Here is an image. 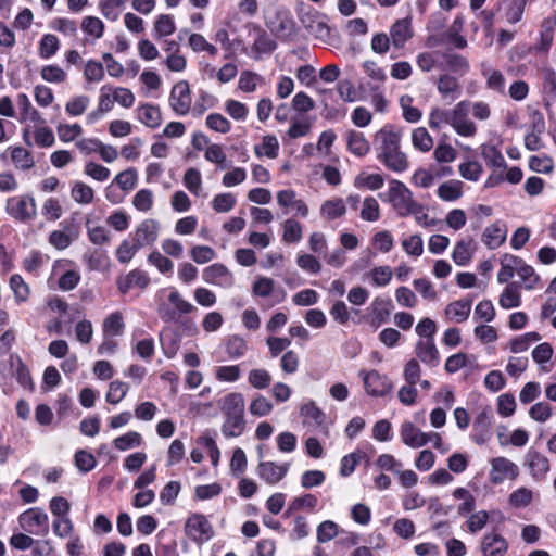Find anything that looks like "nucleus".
Instances as JSON below:
<instances>
[{"mask_svg":"<svg viewBox=\"0 0 556 556\" xmlns=\"http://www.w3.org/2000/svg\"><path fill=\"white\" fill-rule=\"evenodd\" d=\"M156 312L164 323L178 324L198 311L175 287L160 289L155 294Z\"/></svg>","mask_w":556,"mask_h":556,"instance_id":"1","label":"nucleus"},{"mask_svg":"<svg viewBox=\"0 0 556 556\" xmlns=\"http://www.w3.org/2000/svg\"><path fill=\"white\" fill-rule=\"evenodd\" d=\"M217 406L225 416L222 432L225 438L240 437L245 430V402L240 392H230L218 399Z\"/></svg>","mask_w":556,"mask_h":556,"instance_id":"2","label":"nucleus"},{"mask_svg":"<svg viewBox=\"0 0 556 556\" xmlns=\"http://www.w3.org/2000/svg\"><path fill=\"white\" fill-rule=\"evenodd\" d=\"M388 201L393 210L401 217L409 216L410 213L420 208V203L415 201L413 192L400 180L392 179L388 190Z\"/></svg>","mask_w":556,"mask_h":556,"instance_id":"3","label":"nucleus"},{"mask_svg":"<svg viewBox=\"0 0 556 556\" xmlns=\"http://www.w3.org/2000/svg\"><path fill=\"white\" fill-rule=\"evenodd\" d=\"M21 528L29 534L45 536L49 532L48 515L38 507L29 508L18 517Z\"/></svg>","mask_w":556,"mask_h":556,"instance_id":"4","label":"nucleus"},{"mask_svg":"<svg viewBox=\"0 0 556 556\" xmlns=\"http://www.w3.org/2000/svg\"><path fill=\"white\" fill-rule=\"evenodd\" d=\"M7 213L21 223L33 220L37 215L35 199L30 195L12 197L7 200Z\"/></svg>","mask_w":556,"mask_h":556,"instance_id":"5","label":"nucleus"},{"mask_svg":"<svg viewBox=\"0 0 556 556\" xmlns=\"http://www.w3.org/2000/svg\"><path fill=\"white\" fill-rule=\"evenodd\" d=\"M470 106V101L463 100L452 109L451 127L462 137H473L477 134L476 124L468 117Z\"/></svg>","mask_w":556,"mask_h":556,"instance_id":"6","label":"nucleus"},{"mask_svg":"<svg viewBox=\"0 0 556 556\" xmlns=\"http://www.w3.org/2000/svg\"><path fill=\"white\" fill-rule=\"evenodd\" d=\"M186 534L197 544H203L214 536V529L202 514H192L185 525Z\"/></svg>","mask_w":556,"mask_h":556,"instance_id":"7","label":"nucleus"},{"mask_svg":"<svg viewBox=\"0 0 556 556\" xmlns=\"http://www.w3.org/2000/svg\"><path fill=\"white\" fill-rule=\"evenodd\" d=\"M401 143V135L395 131L394 127L390 124L384 125L379 129L372 139L374 149L377 153V159L390 152Z\"/></svg>","mask_w":556,"mask_h":556,"instance_id":"8","label":"nucleus"},{"mask_svg":"<svg viewBox=\"0 0 556 556\" xmlns=\"http://www.w3.org/2000/svg\"><path fill=\"white\" fill-rule=\"evenodd\" d=\"M191 102L189 84L186 80L175 84L169 94V105L173 111L179 116L187 115L190 111Z\"/></svg>","mask_w":556,"mask_h":556,"instance_id":"9","label":"nucleus"},{"mask_svg":"<svg viewBox=\"0 0 556 556\" xmlns=\"http://www.w3.org/2000/svg\"><path fill=\"white\" fill-rule=\"evenodd\" d=\"M300 21L303 27L321 42H329L331 30L324 16L317 13H306L301 15Z\"/></svg>","mask_w":556,"mask_h":556,"instance_id":"10","label":"nucleus"},{"mask_svg":"<svg viewBox=\"0 0 556 556\" xmlns=\"http://www.w3.org/2000/svg\"><path fill=\"white\" fill-rule=\"evenodd\" d=\"M359 375L363 377L365 391L370 396H384L391 390L392 386L388 377L375 369L369 371L363 370Z\"/></svg>","mask_w":556,"mask_h":556,"instance_id":"11","label":"nucleus"},{"mask_svg":"<svg viewBox=\"0 0 556 556\" xmlns=\"http://www.w3.org/2000/svg\"><path fill=\"white\" fill-rule=\"evenodd\" d=\"M202 278L206 283L219 286L222 288H231L235 283L232 273L220 263H215L206 267L202 273Z\"/></svg>","mask_w":556,"mask_h":556,"instance_id":"12","label":"nucleus"},{"mask_svg":"<svg viewBox=\"0 0 556 556\" xmlns=\"http://www.w3.org/2000/svg\"><path fill=\"white\" fill-rule=\"evenodd\" d=\"M518 476V467L511 460L505 457H496L491 462L490 480L495 483H502L508 479H515Z\"/></svg>","mask_w":556,"mask_h":556,"instance_id":"13","label":"nucleus"},{"mask_svg":"<svg viewBox=\"0 0 556 556\" xmlns=\"http://www.w3.org/2000/svg\"><path fill=\"white\" fill-rule=\"evenodd\" d=\"M289 470V464H276L274 462H260L256 472L261 479L268 484H277L280 482Z\"/></svg>","mask_w":556,"mask_h":556,"instance_id":"14","label":"nucleus"},{"mask_svg":"<svg viewBox=\"0 0 556 556\" xmlns=\"http://www.w3.org/2000/svg\"><path fill=\"white\" fill-rule=\"evenodd\" d=\"M159 228L155 219H144L138 225L134 240L140 248L152 245L157 240Z\"/></svg>","mask_w":556,"mask_h":556,"instance_id":"15","label":"nucleus"},{"mask_svg":"<svg viewBox=\"0 0 556 556\" xmlns=\"http://www.w3.org/2000/svg\"><path fill=\"white\" fill-rule=\"evenodd\" d=\"M150 283L149 276L140 269H134L117 280V288L123 293H128L131 289H146Z\"/></svg>","mask_w":556,"mask_h":556,"instance_id":"16","label":"nucleus"},{"mask_svg":"<svg viewBox=\"0 0 556 556\" xmlns=\"http://www.w3.org/2000/svg\"><path fill=\"white\" fill-rule=\"evenodd\" d=\"M507 238V227L502 220L488 226L482 233V242L491 250L501 247Z\"/></svg>","mask_w":556,"mask_h":556,"instance_id":"17","label":"nucleus"},{"mask_svg":"<svg viewBox=\"0 0 556 556\" xmlns=\"http://www.w3.org/2000/svg\"><path fill=\"white\" fill-rule=\"evenodd\" d=\"M413 37L412 23L409 18L395 21L390 27V38L395 49L403 48Z\"/></svg>","mask_w":556,"mask_h":556,"instance_id":"18","label":"nucleus"},{"mask_svg":"<svg viewBox=\"0 0 556 556\" xmlns=\"http://www.w3.org/2000/svg\"><path fill=\"white\" fill-rule=\"evenodd\" d=\"M437 89L442 99L448 102H453L462 96V86L458 79L448 74L438 78Z\"/></svg>","mask_w":556,"mask_h":556,"instance_id":"19","label":"nucleus"},{"mask_svg":"<svg viewBox=\"0 0 556 556\" xmlns=\"http://www.w3.org/2000/svg\"><path fill=\"white\" fill-rule=\"evenodd\" d=\"M415 354L427 366L435 367L440 364V353L434 340H418Z\"/></svg>","mask_w":556,"mask_h":556,"instance_id":"20","label":"nucleus"},{"mask_svg":"<svg viewBox=\"0 0 556 556\" xmlns=\"http://www.w3.org/2000/svg\"><path fill=\"white\" fill-rule=\"evenodd\" d=\"M269 30L280 40H291L295 36L294 21L288 15H277L267 24Z\"/></svg>","mask_w":556,"mask_h":556,"instance_id":"21","label":"nucleus"},{"mask_svg":"<svg viewBox=\"0 0 556 556\" xmlns=\"http://www.w3.org/2000/svg\"><path fill=\"white\" fill-rule=\"evenodd\" d=\"M400 437L402 442L412 448H419L426 445V433L412 421H404L401 425Z\"/></svg>","mask_w":556,"mask_h":556,"instance_id":"22","label":"nucleus"},{"mask_svg":"<svg viewBox=\"0 0 556 556\" xmlns=\"http://www.w3.org/2000/svg\"><path fill=\"white\" fill-rule=\"evenodd\" d=\"M526 464L530 469L533 478L541 480L544 479L549 471V460L543 454L529 450L526 455Z\"/></svg>","mask_w":556,"mask_h":556,"instance_id":"23","label":"nucleus"},{"mask_svg":"<svg viewBox=\"0 0 556 556\" xmlns=\"http://www.w3.org/2000/svg\"><path fill=\"white\" fill-rule=\"evenodd\" d=\"M378 160L390 170L394 173H403L408 169L409 162L407 155L401 151L400 147L387 152Z\"/></svg>","mask_w":556,"mask_h":556,"instance_id":"24","label":"nucleus"},{"mask_svg":"<svg viewBox=\"0 0 556 556\" xmlns=\"http://www.w3.org/2000/svg\"><path fill=\"white\" fill-rule=\"evenodd\" d=\"M508 548L506 540L498 533L484 535L481 551L484 556H503Z\"/></svg>","mask_w":556,"mask_h":556,"instance_id":"25","label":"nucleus"},{"mask_svg":"<svg viewBox=\"0 0 556 556\" xmlns=\"http://www.w3.org/2000/svg\"><path fill=\"white\" fill-rule=\"evenodd\" d=\"M471 300H457L445 307V315L450 320L455 323H464L468 319L471 312Z\"/></svg>","mask_w":556,"mask_h":556,"instance_id":"26","label":"nucleus"},{"mask_svg":"<svg viewBox=\"0 0 556 556\" xmlns=\"http://www.w3.org/2000/svg\"><path fill=\"white\" fill-rule=\"evenodd\" d=\"M137 118L149 128H157L162 123V113L157 105L142 104L137 108Z\"/></svg>","mask_w":556,"mask_h":556,"instance_id":"27","label":"nucleus"},{"mask_svg":"<svg viewBox=\"0 0 556 556\" xmlns=\"http://www.w3.org/2000/svg\"><path fill=\"white\" fill-rule=\"evenodd\" d=\"M346 142L349 151L358 157L365 156L370 150L369 141L364 134L356 130L348 132Z\"/></svg>","mask_w":556,"mask_h":556,"instance_id":"28","label":"nucleus"},{"mask_svg":"<svg viewBox=\"0 0 556 556\" xmlns=\"http://www.w3.org/2000/svg\"><path fill=\"white\" fill-rule=\"evenodd\" d=\"M254 31L256 34V38L254 39L252 49L258 55L273 53L277 48V42L271 38V36L260 26H255Z\"/></svg>","mask_w":556,"mask_h":556,"instance_id":"29","label":"nucleus"},{"mask_svg":"<svg viewBox=\"0 0 556 556\" xmlns=\"http://www.w3.org/2000/svg\"><path fill=\"white\" fill-rule=\"evenodd\" d=\"M125 323L121 312H113L102 324L103 337H118L124 333Z\"/></svg>","mask_w":556,"mask_h":556,"instance_id":"30","label":"nucleus"},{"mask_svg":"<svg viewBox=\"0 0 556 556\" xmlns=\"http://www.w3.org/2000/svg\"><path fill=\"white\" fill-rule=\"evenodd\" d=\"M11 160L15 167L21 170H28L35 166V160L31 153L23 147H10Z\"/></svg>","mask_w":556,"mask_h":556,"instance_id":"31","label":"nucleus"},{"mask_svg":"<svg viewBox=\"0 0 556 556\" xmlns=\"http://www.w3.org/2000/svg\"><path fill=\"white\" fill-rule=\"evenodd\" d=\"M464 184L460 180H448L439 186L438 197L446 202H454L463 195Z\"/></svg>","mask_w":556,"mask_h":556,"instance_id":"32","label":"nucleus"},{"mask_svg":"<svg viewBox=\"0 0 556 556\" xmlns=\"http://www.w3.org/2000/svg\"><path fill=\"white\" fill-rule=\"evenodd\" d=\"M520 263V257L511 254H504L501 258V268L497 273V281L500 283L508 282L509 279L514 277L516 268Z\"/></svg>","mask_w":556,"mask_h":556,"instance_id":"33","label":"nucleus"},{"mask_svg":"<svg viewBox=\"0 0 556 556\" xmlns=\"http://www.w3.org/2000/svg\"><path fill=\"white\" fill-rule=\"evenodd\" d=\"M472 242V239L459 240L456 242L452 253V258L458 266H465L470 262L473 255Z\"/></svg>","mask_w":556,"mask_h":556,"instance_id":"34","label":"nucleus"},{"mask_svg":"<svg viewBox=\"0 0 556 556\" xmlns=\"http://www.w3.org/2000/svg\"><path fill=\"white\" fill-rule=\"evenodd\" d=\"M345 212L346 207L342 199L327 200L320 206V215L327 220L337 219L343 216Z\"/></svg>","mask_w":556,"mask_h":556,"instance_id":"35","label":"nucleus"},{"mask_svg":"<svg viewBox=\"0 0 556 556\" xmlns=\"http://www.w3.org/2000/svg\"><path fill=\"white\" fill-rule=\"evenodd\" d=\"M429 127L439 130L452 125V109L433 108L429 114Z\"/></svg>","mask_w":556,"mask_h":556,"instance_id":"36","label":"nucleus"},{"mask_svg":"<svg viewBox=\"0 0 556 556\" xmlns=\"http://www.w3.org/2000/svg\"><path fill=\"white\" fill-rule=\"evenodd\" d=\"M390 306H391V302L389 300H384L381 298H376L371 302V308H372V314H374L372 321H371L372 325L380 326V325L387 323V320L390 316V313H391Z\"/></svg>","mask_w":556,"mask_h":556,"instance_id":"37","label":"nucleus"},{"mask_svg":"<svg viewBox=\"0 0 556 556\" xmlns=\"http://www.w3.org/2000/svg\"><path fill=\"white\" fill-rule=\"evenodd\" d=\"M77 235L71 227L65 230H54L49 236V243L58 250H64L68 248L75 240Z\"/></svg>","mask_w":556,"mask_h":556,"instance_id":"38","label":"nucleus"},{"mask_svg":"<svg viewBox=\"0 0 556 556\" xmlns=\"http://www.w3.org/2000/svg\"><path fill=\"white\" fill-rule=\"evenodd\" d=\"M16 104L20 110L21 121L37 123L40 121L39 112L33 108L29 98L25 93H18L16 97Z\"/></svg>","mask_w":556,"mask_h":556,"instance_id":"39","label":"nucleus"},{"mask_svg":"<svg viewBox=\"0 0 556 556\" xmlns=\"http://www.w3.org/2000/svg\"><path fill=\"white\" fill-rule=\"evenodd\" d=\"M520 302V293L517 283H508L500 296V305L505 309H509L513 307H518Z\"/></svg>","mask_w":556,"mask_h":556,"instance_id":"40","label":"nucleus"},{"mask_svg":"<svg viewBox=\"0 0 556 556\" xmlns=\"http://www.w3.org/2000/svg\"><path fill=\"white\" fill-rule=\"evenodd\" d=\"M516 274L520 278L523 283V287L528 290H532L536 287L540 281L539 275L535 273L534 268L525 263L521 258V263L518 264L516 268Z\"/></svg>","mask_w":556,"mask_h":556,"instance_id":"41","label":"nucleus"},{"mask_svg":"<svg viewBox=\"0 0 556 556\" xmlns=\"http://www.w3.org/2000/svg\"><path fill=\"white\" fill-rule=\"evenodd\" d=\"M481 74L485 78L489 89L498 93L505 92V78L502 72L491 67H483Z\"/></svg>","mask_w":556,"mask_h":556,"instance_id":"42","label":"nucleus"},{"mask_svg":"<svg viewBox=\"0 0 556 556\" xmlns=\"http://www.w3.org/2000/svg\"><path fill=\"white\" fill-rule=\"evenodd\" d=\"M481 155L486 165L493 168H505L506 161L502 152L494 146H482Z\"/></svg>","mask_w":556,"mask_h":556,"instance_id":"43","label":"nucleus"},{"mask_svg":"<svg viewBox=\"0 0 556 556\" xmlns=\"http://www.w3.org/2000/svg\"><path fill=\"white\" fill-rule=\"evenodd\" d=\"M71 195L76 203L86 205L93 201L94 191L87 184L75 181L72 187Z\"/></svg>","mask_w":556,"mask_h":556,"instance_id":"44","label":"nucleus"},{"mask_svg":"<svg viewBox=\"0 0 556 556\" xmlns=\"http://www.w3.org/2000/svg\"><path fill=\"white\" fill-rule=\"evenodd\" d=\"M301 415L312 420L316 427L325 428V413L316 405L314 401H309L301 406Z\"/></svg>","mask_w":556,"mask_h":556,"instance_id":"45","label":"nucleus"},{"mask_svg":"<svg viewBox=\"0 0 556 556\" xmlns=\"http://www.w3.org/2000/svg\"><path fill=\"white\" fill-rule=\"evenodd\" d=\"M225 349L230 358L238 359L247 353L248 344L243 338L235 334L226 340Z\"/></svg>","mask_w":556,"mask_h":556,"instance_id":"46","label":"nucleus"},{"mask_svg":"<svg viewBox=\"0 0 556 556\" xmlns=\"http://www.w3.org/2000/svg\"><path fill=\"white\" fill-rule=\"evenodd\" d=\"M541 340V336L539 332L532 331L527 332L525 334L518 336L513 339L509 343V349L511 353H520L527 351L530 345L534 342Z\"/></svg>","mask_w":556,"mask_h":556,"instance_id":"47","label":"nucleus"},{"mask_svg":"<svg viewBox=\"0 0 556 556\" xmlns=\"http://www.w3.org/2000/svg\"><path fill=\"white\" fill-rule=\"evenodd\" d=\"M302 226L293 218H289L283 223L282 240L288 243H298L302 240Z\"/></svg>","mask_w":556,"mask_h":556,"instance_id":"48","label":"nucleus"},{"mask_svg":"<svg viewBox=\"0 0 556 556\" xmlns=\"http://www.w3.org/2000/svg\"><path fill=\"white\" fill-rule=\"evenodd\" d=\"M176 30L174 20L168 14H161L154 23L153 36L155 39H161L172 35Z\"/></svg>","mask_w":556,"mask_h":556,"instance_id":"49","label":"nucleus"},{"mask_svg":"<svg viewBox=\"0 0 556 556\" xmlns=\"http://www.w3.org/2000/svg\"><path fill=\"white\" fill-rule=\"evenodd\" d=\"M279 151V142L275 136L267 135L263 137L262 146H255L254 152L257 156H267L276 159Z\"/></svg>","mask_w":556,"mask_h":556,"instance_id":"50","label":"nucleus"},{"mask_svg":"<svg viewBox=\"0 0 556 556\" xmlns=\"http://www.w3.org/2000/svg\"><path fill=\"white\" fill-rule=\"evenodd\" d=\"M138 181V172L136 168H127L116 175L114 182L125 192L132 190Z\"/></svg>","mask_w":556,"mask_h":556,"instance_id":"51","label":"nucleus"},{"mask_svg":"<svg viewBox=\"0 0 556 556\" xmlns=\"http://www.w3.org/2000/svg\"><path fill=\"white\" fill-rule=\"evenodd\" d=\"M412 142L414 148L421 152H428L433 147V139L425 127H418L413 131Z\"/></svg>","mask_w":556,"mask_h":556,"instance_id":"52","label":"nucleus"},{"mask_svg":"<svg viewBox=\"0 0 556 556\" xmlns=\"http://www.w3.org/2000/svg\"><path fill=\"white\" fill-rule=\"evenodd\" d=\"M142 443V437L136 431H129L121 437H117L113 444L118 451H127L132 447L140 446Z\"/></svg>","mask_w":556,"mask_h":556,"instance_id":"53","label":"nucleus"},{"mask_svg":"<svg viewBox=\"0 0 556 556\" xmlns=\"http://www.w3.org/2000/svg\"><path fill=\"white\" fill-rule=\"evenodd\" d=\"M458 170L464 179L478 181L482 175L483 167L478 161H467L459 164Z\"/></svg>","mask_w":556,"mask_h":556,"instance_id":"54","label":"nucleus"},{"mask_svg":"<svg viewBox=\"0 0 556 556\" xmlns=\"http://www.w3.org/2000/svg\"><path fill=\"white\" fill-rule=\"evenodd\" d=\"M383 184L384 179L380 174L358 175L354 180L356 188H367L369 190H379L383 187Z\"/></svg>","mask_w":556,"mask_h":556,"instance_id":"55","label":"nucleus"},{"mask_svg":"<svg viewBox=\"0 0 556 556\" xmlns=\"http://www.w3.org/2000/svg\"><path fill=\"white\" fill-rule=\"evenodd\" d=\"M361 218L366 222H376L380 218V207L378 201L374 197H367L363 201L361 210Z\"/></svg>","mask_w":556,"mask_h":556,"instance_id":"56","label":"nucleus"},{"mask_svg":"<svg viewBox=\"0 0 556 556\" xmlns=\"http://www.w3.org/2000/svg\"><path fill=\"white\" fill-rule=\"evenodd\" d=\"M154 195L150 189H140L132 198V205L139 212H148L153 206Z\"/></svg>","mask_w":556,"mask_h":556,"instance_id":"57","label":"nucleus"},{"mask_svg":"<svg viewBox=\"0 0 556 556\" xmlns=\"http://www.w3.org/2000/svg\"><path fill=\"white\" fill-rule=\"evenodd\" d=\"M205 125L211 130L220 134H227L230 131L231 124L230 122L219 113H211L206 116Z\"/></svg>","mask_w":556,"mask_h":556,"instance_id":"58","label":"nucleus"},{"mask_svg":"<svg viewBox=\"0 0 556 556\" xmlns=\"http://www.w3.org/2000/svg\"><path fill=\"white\" fill-rule=\"evenodd\" d=\"M419 340H434L438 326L434 320L429 317L421 318L415 327Z\"/></svg>","mask_w":556,"mask_h":556,"instance_id":"59","label":"nucleus"},{"mask_svg":"<svg viewBox=\"0 0 556 556\" xmlns=\"http://www.w3.org/2000/svg\"><path fill=\"white\" fill-rule=\"evenodd\" d=\"M10 288L12 289L17 302H25L29 295V287L21 275L14 274L10 278Z\"/></svg>","mask_w":556,"mask_h":556,"instance_id":"60","label":"nucleus"},{"mask_svg":"<svg viewBox=\"0 0 556 556\" xmlns=\"http://www.w3.org/2000/svg\"><path fill=\"white\" fill-rule=\"evenodd\" d=\"M59 39L52 34L43 35L40 40L39 54L42 59H50L59 50Z\"/></svg>","mask_w":556,"mask_h":556,"instance_id":"61","label":"nucleus"},{"mask_svg":"<svg viewBox=\"0 0 556 556\" xmlns=\"http://www.w3.org/2000/svg\"><path fill=\"white\" fill-rule=\"evenodd\" d=\"M81 29L86 34L99 39L103 36L104 24L99 17L86 16L81 22Z\"/></svg>","mask_w":556,"mask_h":556,"instance_id":"62","label":"nucleus"},{"mask_svg":"<svg viewBox=\"0 0 556 556\" xmlns=\"http://www.w3.org/2000/svg\"><path fill=\"white\" fill-rule=\"evenodd\" d=\"M128 389V384L123 381H112L105 396L106 401L111 404L119 403L126 396Z\"/></svg>","mask_w":556,"mask_h":556,"instance_id":"63","label":"nucleus"},{"mask_svg":"<svg viewBox=\"0 0 556 556\" xmlns=\"http://www.w3.org/2000/svg\"><path fill=\"white\" fill-rule=\"evenodd\" d=\"M544 92L553 100L556 99V72L552 67L542 70Z\"/></svg>","mask_w":556,"mask_h":556,"instance_id":"64","label":"nucleus"}]
</instances>
